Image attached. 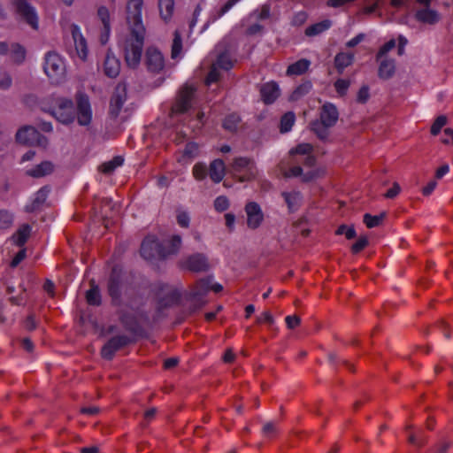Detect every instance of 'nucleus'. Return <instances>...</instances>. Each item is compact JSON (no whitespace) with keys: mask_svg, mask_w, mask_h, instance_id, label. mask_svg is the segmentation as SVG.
<instances>
[{"mask_svg":"<svg viewBox=\"0 0 453 453\" xmlns=\"http://www.w3.org/2000/svg\"><path fill=\"white\" fill-rule=\"evenodd\" d=\"M196 90V88L193 85L185 84L182 86L176 96L170 114L172 119L184 115V119H188V125L193 131L199 130L204 124L203 111H198L195 117L191 118L190 111L193 109Z\"/></svg>","mask_w":453,"mask_h":453,"instance_id":"1","label":"nucleus"},{"mask_svg":"<svg viewBox=\"0 0 453 453\" xmlns=\"http://www.w3.org/2000/svg\"><path fill=\"white\" fill-rule=\"evenodd\" d=\"M312 146L310 143H301L296 148L289 151L290 161L289 164L294 165L289 166L288 169H285L284 165H281V171L286 177H298L302 176L303 180H311L320 174L319 170L311 169L303 173V169L296 164L303 162V164L311 167L315 164V157L311 155Z\"/></svg>","mask_w":453,"mask_h":453,"instance_id":"2","label":"nucleus"},{"mask_svg":"<svg viewBox=\"0 0 453 453\" xmlns=\"http://www.w3.org/2000/svg\"><path fill=\"white\" fill-rule=\"evenodd\" d=\"M145 32L130 29V34L122 41L120 47L128 67L136 68L141 62Z\"/></svg>","mask_w":453,"mask_h":453,"instance_id":"3","label":"nucleus"},{"mask_svg":"<svg viewBox=\"0 0 453 453\" xmlns=\"http://www.w3.org/2000/svg\"><path fill=\"white\" fill-rule=\"evenodd\" d=\"M43 71L52 84L59 85L66 80V62L55 51L45 55Z\"/></svg>","mask_w":453,"mask_h":453,"instance_id":"4","label":"nucleus"},{"mask_svg":"<svg viewBox=\"0 0 453 453\" xmlns=\"http://www.w3.org/2000/svg\"><path fill=\"white\" fill-rule=\"evenodd\" d=\"M232 172L240 181H248L257 174L254 162L247 157L235 158L232 164Z\"/></svg>","mask_w":453,"mask_h":453,"instance_id":"5","label":"nucleus"},{"mask_svg":"<svg viewBox=\"0 0 453 453\" xmlns=\"http://www.w3.org/2000/svg\"><path fill=\"white\" fill-rule=\"evenodd\" d=\"M143 0H128L127 4V21L130 29L145 32L142 22Z\"/></svg>","mask_w":453,"mask_h":453,"instance_id":"6","label":"nucleus"},{"mask_svg":"<svg viewBox=\"0 0 453 453\" xmlns=\"http://www.w3.org/2000/svg\"><path fill=\"white\" fill-rule=\"evenodd\" d=\"M16 140L19 143L28 146L46 147L48 141L33 127H24L16 134Z\"/></svg>","mask_w":453,"mask_h":453,"instance_id":"7","label":"nucleus"},{"mask_svg":"<svg viewBox=\"0 0 453 453\" xmlns=\"http://www.w3.org/2000/svg\"><path fill=\"white\" fill-rule=\"evenodd\" d=\"M12 5L17 14L33 29H38L39 22L37 12L28 0H13Z\"/></svg>","mask_w":453,"mask_h":453,"instance_id":"8","label":"nucleus"},{"mask_svg":"<svg viewBox=\"0 0 453 453\" xmlns=\"http://www.w3.org/2000/svg\"><path fill=\"white\" fill-rule=\"evenodd\" d=\"M51 114L63 124H70L75 119V109L71 100L60 98L53 107Z\"/></svg>","mask_w":453,"mask_h":453,"instance_id":"9","label":"nucleus"},{"mask_svg":"<svg viewBox=\"0 0 453 453\" xmlns=\"http://www.w3.org/2000/svg\"><path fill=\"white\" fill-rule=\"evenodd\" d=\"M141 255L147 260L165 258V251L163 245L158 242L154 235H148L142 242Z\"/></svg>","mask_w":453,"mask_h":453,"instance_id":"10","label":"nucleus"},{"mask_svg":"<svg viewBox=\"0 0 453 453\" xmlns=\"http://www.w3.org/2000/svg\"><path fill=\"white\" fill-rule=\"evenodd\" d=\"M233 62L226 52L221 53L218 56L215 62L212 63L211 70L206 77V85H211L219 81L221 73L220 71H228L232 68Z\"/></svg>","mask_w":453,"mask_h":453,"instance_id":"11","label":"nucleus"},{"mask_svg":"<svg viewBox=\"0 0 453 453\" xmlns=\"http://www.w3.org/2000/svg\"><path fill=\"white\" fill-rule=\"evenodd\" d=\"M77 122L80 126H88L92 120V109L89 99L85 95L77 96V108L75 111Z\"/></svg>","mask_w":453,"mask_h":453,"instance_id":"12","label":"nucleus"},{"mask_svg":"<svg viewBox=\"0 0 453 453\" xmlns=\"http://www.w3.org/2000/svg\"><path fill=\"white\" fill-rule=\"evenodd\" d=\"M145 64L150 72L158 73L165 67V58L158 49L149 47L145 52Z\"/></svg>","mask_w":453,"mask_h":453,"instance_id":"13","label":"nucleus"},{"mask_svg":"<svg viewBox=\"0 0 453 453\" xmlns=\"http://www.w3.org/2000/svg\"><path fill=\"white\" fill-rule=\"evenodd\" d=\"M127 101V86L119 83L116 86L110 101V114L113 117L119 116L121 109Z\"/></svg>","mask_w":453,"mask_h":453,"instance_id":"14","label":"nucleus"},{"mask_svg":"<svg viewBox=\"0 0 453 453\" xmlns=\"http://www.w3.org/2000/svg\"><path fill=\"white\" fill-rule=\"evenodd\" d=\"M97 19L102 25L99 40L101 44L104 45L109 41L111 30V13L106 6L101 5L98 7Z\"/></svg>","mask_w":453,"mask_h":453,"instance_id":"15","label":"nucleus"},{"mask_svg":"<svg viewBox=\"0 0 453 453\" xmlns=\"http://www.w3.org/2000/svg\"><path fill=\"white\" fill-rule=\"evenodd\" d=\"M71 34L77 57L82 61L87 60L88 55V43L86 38L81 33L80 27L73 24L71 26Z\"/></svg>","mask_w":453,"mask_h":453,"instance_id":"16","label":"nucleus"},{"mask_svg":"<svg viewBox=\"0 0 453 453\" xmlns=\"http://www.w3.org/2000/svg\"><path fill=\"white\" fill-rule=\"evenodd\" d=\"M211 277L196 281L188 293V299L202 306L204 303L203 296L210 291Z\"/></svg>","mask_w":453,"mask_h":453,"instance_id":"17","label":"nucleus"},{"mask_svg":"<svg viewBox=\"0 0 453 453\" xmlns=\"http://www.w3.org/2000/svg\"><path fill=\"white\" fill-rule=\"evenodd\" d=\"M180 266L188 271L199 273L206 271L209 265L204 255L196 253L181 260Z\"/></svg>","mask_w":453,"mask_h":453,"instance_id":"18","label":"nucleus"},{"mask_svg":"<svg viewBox=\"0 0 453 453\" xmlns=\"http://www.w3.org/2000/svg\"><path fill=\"white\" fill-rule=\"evenodd\" d=\"M247 215V226L249 228L257 229L264 220V213L258 203L250 202L245 206Z\"/></svg>","mask_w":453,"mask_h":453,"instance_id":"19","label":"nucleus"},{"mask_svg":"<svg viewBox=\"0 0 453 453\" xmlns=\"http://www.w3.org/2000/svg\"><path fill=\"white\" fill-rule=\"evenodd\" d=\"M129 338L126 335H118L111 338L102 349V356L106 359H111L114 353L120 348L127 345Z\"/></svg>","mask_w":453,"mask_h":453,"instance_id":"20","label":"nucleus"},{"mask_svg":"<svg viewBox=\"0 0 453 453\" xmlns=\"http://www.w3.org/2000/svg\"><path fill=\"white\" fill-rule=\"evenodd\" d=\"M103 70L106 76L115 78L120 72V62L111 52L108 51L103 63Z\"/></svg>","mask_w":453,"mask_h":453,"instance_id":"21","label":"nucleus"},{"mask_svg":"<svg viewBox=\"0 0 453 453\" xmlns=\"http://www.w3.org/2000/svg\"><path fill=\"white\" fill-rule=\"evenodd\" d=\"M280 94V90L276 82H266L261 86V98L266 104H273L279 97Z\"/></svg>","mask_w":453,"mask_h":453,"instance_id":"22","label":"nucleus"},{"mask_svg":"<svg viewBox=\"0 0 453 453\" xmlns=\"http://www.w3.org/2000/svg\"><path fill=\"white\" fill-rule=\"evenodd\" d=\"M108 291L114 303H119L121 294L120 274L113 269L109 280Z\"/></svg>","mask_w":453,"mask_h":453,"instance_id":"23","label":"nucleus"},{"mask_svg":"<svg viewBox=\"0 0 453 453\" xmlns=\"http://www.w3.org/2000/svg\"><path fill=\"white\" fill-rule=\"evenodd\" d=\"M338 119V111L332 104H325L320 112V120L327 127H333Z\"/></svg>","mask_w":453,"mask_h":453,"instance_id":"24","label":"nucleus"},{"mask_svg":"<svg viewBox=\"0 0 453 453\" xmlns=\"http://www.w3.org/2000/svg\"><path fill=\"white\" fill-rule=\"evenodd\" d=\"M281 196L288 205V211L291 212L297 211L302 204L303 196L299 191H284L281 193Z\"/></svg>","mask_w":453,"mask_h":453,"instance_id":"25","label":"nucleus"},{"mask_svg":"<svg viewBox=\"0 0 453 453\" xmlns=\"http://www.w3.org/2000/svg\"><path fill=\"white\" fill-rule=\"evenodd\" d=\"M199 151L197 143L193 142H188L179 157L178 161L182 165H188L199 155Z\"/></svg>","mask_w":453,"mask_h":453,"instance_id":"26","label":"nucleus"},{"mask_svg":"<svg viewBox=\"0 0 453 453\" xmlns=\"http://www.w3.org/2000/svg\"><path fill=\"white\" fill-rule=\"evenodd\" d=\"M50 193L49 187L45 186L41 188L35 195L32 202L26 205L27 211H34L40 208L41 205L46 201L47 196Z\"/></svg>","mask_w":453,"mask_h":453,"instance_id":"27","label":"nucleus"},{"mask_svg":"<svg viewBox=\"0 0 453 453\" xmlns=\"http://www.w3.org/2000/svg\"><path fill=\"white\" fill-rule=\"evenodd\" d=\"M158 12L160 18L165 22H169L174 12V0H158Z\"/></svg>","mask_w":453,"mask_h":453,"instance_id":"28","label":"nucleus"},{"mask_svg":"<svg viewBox=\"0 0 453 453\" xmlns=\"http://www.w3.org/2000/svg\"><path fill=\"white\" fill-rule=\"evenodd\" d=\"M54 170V165L50 161H43L41 164L27 171V174L34 178L44 177L51 173Z\"/></svg>","mask_w":453,"mask_h":453,"instance_id":"29","label":"nucleus"},{"mask_svg":"<svg viewBox=\"0 0 453 453\" xmlns=\"http://www.w3.org/2000/svg\"><path fill=\"white\" fill-rule=\"evenodd\" d=\"M209 175L211 180L216 183L220 182L225 176V164L220 159H216L211 163Z\"/></svg>","mask_w":453,"mask_h":453,"instance_id":"30","label":"nucleus"},{"mask_svg":"<svg viewBox=\"0 0 453 453\" xmlns=\"http://www.w3.org/2000/svg\"><path fill=\"white\" fill-rule=\"evenodd\" d=\"M377 60L380 61L379 76L382 79L390 78L395 73V61L388 58H382Z\"/></svg>","mask_w":453,"mask_h":453,"instance_id":"31","label":"nucleus"},{"mask_svg":"<svg viewBox=\"0 0 453 453\" xmlns=\"http://www.w3.org/2000/svg\"><path fill=\"white\" fill-rule=\"evenodd\" d=\"M416 19L423 23L435 24L439 21V14L431 9H421L416 12Z\"/></svg>","mask_w":453,"mask_h":453,"instance_id":"32","label":"nucleus"},{"mask_svg":"<svg viewBox=\"0 0 453 453\" xmlns=\"http://www.w3.org/2000/svg\"><path fill=\"white\" fill-rule=\"evenodd\" d=\"M31 234V226L27 224L22 225L12 235V241L19 247L23 246Z\"/></svg>","mask_w":453,"mask_h":453,"instance_id":"33","label":"nucleus"},{"mask_svg":"<svg viewBox=\"0 0 453 453\" xmlns=\"http://www.w3.org/2000/svg\"><path fill=\"white\" fill-rule=\"evenodd\" d=\"M7 54L10 56L12 61L16 64H20L25 60L26 50L23 46L19 43H12L9 45Z\"/></svg>","mask_w":453,"mask_h":453,"instance_id":"34","label":"nucleus"},{"mask_svg":"<svg viewBox=\"0 0 453 453\" xmlns=\"http://www.w3.org/2000/svg\"><path fill=\"white\" fill-rule=\"evenodd\" d=\"M158 296L162 298L165 297V303L168 304L173 301H176L179 297V294L168 284H158Z\"/></svg>","mask_w":453,"mask_h":453,"instance_id":"35","label":"nucleus"},{"mask_svg":"<svg viewBox=\"0 0 453 453\" xmlns=\"http://www.w3.org/2000/svg\"><path fill=\"white\" fill-rule=\"evenodd\" d=\"M354 55L351 53L341 52L335 56L334 64L337 70L342 73L353 62Z\"/></svg>","mask_w":453,"mask_h":453,"instance_id":"36","label":"nucleus"},{"mask_svg":"<svg viewBox=\"0 0 453 453\" xmlns=\"http://www.w3.org/2000/svg\"><path fill=\"white\" fill-rule=\"evenodd\" d=\"M310 64L307 59H300L288 67L287 74L289 76L301 75L308 70Z\"/></svg>","mask_w":453,"mask_h":453,"instance_id":"37","label":"nucleus"},{"mask_svg":"<svg viewBox=\"0 0 453 453\" xmlns=\"http://www.w3.org/2000/svg\"><path fill=\"white\" fill-rule=\"evenodd\" d=\"M182 48L183 45L181 35L180 32L176 30L173 34V40L172 43V58L176 59L181 58L183 56Z\"/></svg>","mask_w":453,"mask_h":453,"instance_id":"38","label":"nucleus"},{"mask_svg":"<svg viewBox=\"0 0 453 453\" xmlns=\"http://www.w3.org/2000/svg\"><path fill=\"white\" fill-rule=\"evenodd\" d=\"M331 27V21L326 19L321 22L316 23L312 26H310L306 28L305 34L308 36L317 35L326 30H327Z\"/></svg>","mask_w":453,"mask_h":453,"instance_id":"39","label":"nucleus"},{"mask_svg":"<svg viewBox=\"0 0 453 453\" xmlns=\"http://www.w3.org/2000/svg\"><path fill=\"white\" fill-rule=\"evenodd\" d=\"M124 159L120 156L113 157L111 160L104 163L100 166V170L104 173H111L117 167L123 165Z\"/></svg>","mask_w":453,"mask_h":453,"instance_id":"40","label":"nucleus"},{"mask_svg":"<svg viewBox=\"0 0 453 453\" xmlns=\"http://www.w3.org/2000/svg\"><path fill=\"white\" fill-rule=\"evenodd\" d=\"M181 238L180 235H173L168 242L167 247H165V257L169 255L175 254L180 248Z\"/></svg>","mask_w":453,"mask_h":453,"instance_id":"41","label":"nucleus"},{"mask_svg":"<svg viewBox=\"0 0 453 453\" xmlns=\"http://www.w3.org/2000/svg\"><path fill=\"white\" fill-rule=\"evenodd\" d=\"M295 120H296V117L293 112L289 111V112L285 113L281 117V119H280V132L281 133L288 132L292 128V127L295 123Z\"/></svg>","mask_w":453,"mask_h":453,"instance_id":"42","label":"nucleus"},{"mask_svg":"<svg viewBox=\"0 0 453 453\" xmlns=\"http://www.w3.org/2000/svg\"><path fill=\"white\" fill-rule=\"evenodd\" d=\"M240 118L237 114L232 113L227 115L223 121V127L230 132H234L237 129Z\"/></svg>","mask_w":453,"mask_h":453,"instance_id":"43","label":"nucleus"},{"mask_svg":"<svg viewBox=\"0 0 453 453\" xmlns=\"http://www.w3.org/2000/svg\"><path fill=\"white\" fill-rule=\"evenodd\" d=\"M311 130L319 137L320 139L326 138L328 134V128L330 127L326 126L321 120H316L311 123Z\"/></svg>","mask_w":453,"mask_h":453,"instance_id":"44","label":"nucleus"},{"mask_svg":"<svg viewBox=\"0 0 453 453\" xmlns=\"http://www.w3.org/2000/svg\"><path fill=\"white\" fill-rule=\"evenodd\" d=\"M86 299L90 305H99L101 303L99 289L96 287H92L87 291Z\"/></svg>","mask_w":453,"mask_h":453,"instance_id":"45","label":"nucleus"},{"mask_svg":"<svg viewBox=\"0 0 453 453\" xmlns=\"http://www.w3.org/2000/svg\"><path fill=\"white\" fill-rule=\"evenodd\" d=\"M13 222V215L6 210H0V229L9 228Z\"/></svg>","mask_w":453,"mask_h":453,"instance_id":"46","label":"nucleus"},{"mask_svg":"<svg viewBox=\"0 0 453 453\" xmlns=\"http://www.w3.org/2000/svg\"><path fill=\"white\" fill-rule=\"evenodd\" d=\"M207 167L203 163H196L192 170L193 176L197 180H203L207 175Z\"/></svg>","mask_w":453,"mask_h":453,"instance_id":"47","label":"nucleus"},{"mask_svg":"<svg viewBox=\"0 0 453 453\" xmlns=\"http://www.w3.org/2000/svg\"><path fill=\"white\" fill-rule=\"evenodd\" d=\"M384 218V214L372 216L370 214H365L364 216V222L367 227L372 228L378 226Z\"/></svg>","mask_w":453,"mask_h":453,"instance_id":"48","label":"nucleus"},{"mask_svg":"<svg viewBox=\"0 0 453 453\" xmlns=\"http://www.w3.org/2000/svg\"><path fill=\"white\" fill-rule=\"evenodd\" d=\"M311 88V84L310 82H305V83L301 84L292 93L291 99L297 100L303 95H306L307 93H309Z\"/></svg>","mask_w":453,"mask_h":453,"instance_id":"49","label":"nucleus"},{"mask_svg":"<svg viewBox=\"0 0 453 453\" xmlns=\"http://www.w3.org/2000/svg\"><path fill=\"white\" fill-rule=\"evenodd\" d=\"M446 123H447L446 116L441 115V116L437 117L431 127V134L433 135H437L440 133V131L441 130V128L446 125Z\"/></svg>","mask_w":453,"mask_h":453,"instance_id":"50","label":"nucleus"},{"mask_svg":"<svg viewBox=\"0 0 453 453\" xmlns=\"http://www.w3.org/2000/svg\"><path fill=\"white\" fill-rule=\"evenodd\" d=\"M229 201L226 196H219L214 201V208L217 211L222 212L228 209Z\"/></svg>","mask_w":453,"mask_h":453,"instance_id":"51","label":"nucleus"},{"mask_svg":"<svg viewBox=\"0 0 453 453\" xmlns=\"http://www.w3.org/2000/svg\"><path fill=\"white\" fill-rule=\"evenodd\" d=\"M241 0H228L219 11L216 12L214 19H218L228 12Z\"/></svg>","mask_w":453,"mask_h":453,"instance_id":"52","label":"nucleus"},{"mask_svg":"<svg viewBox=\"0 0 453 453\" xmlns=\"http://www.w3.org/2000/svg\"><path fill=\"white\" fill-rule=\"evenodd\" d=\"M395 47V39H391L387 42L384 45H382L377 54V59H380L382 58H387L386 55L388 52L392 50Z\"/></svg>","mask_w":453,"mask_h":453,"instance_id":"53","label":"nucleus"},{"mask_svg":"<svg viewBox=\"0 0 453 453\" xmlns=\"http://www.w3.org/2000/svg\"><path fill=\"white\" fill-rule=\"evenodd\" d=\"M336 234H344L347 239L350 240L356 236V231L352 226L342 225L336 230Z\"/></svg>","mask_w":453,"mask_h":453,"instance_id":"54","label":"nucleus"},{"mask_svg":"<svg viewBox=\"0 0 453 453\" xmlns=\"http://www.w3.org/2000/svg\"><path fill=\"white\" fill-rule=\"evenodd\" d=\"M349 87V81L344 79H339L334 83V88L340 96L346 94Z\"/></svg>","mask_w":453,"mask_h":453,"instance_id":"55","label":"nucleus"},{"mask_svg":"<svg viewBox=\"0 0 453 453\" xmlns=\"http://www.w3.org/2000/svg\"><path fill=\"white\" fill-rule=\"evenodd\" d=\"M12 85V78L6 71L0 70V89H7Z\"/></svg>","mask_w":453,"mask_h":453,"instance_id":"56","label":"nucleus"},{"mask_svg":"<svg viewBox=\"0 0 453 453\" xmlns=\"http://www.w3.org/2000/svg\"><path fill=\"white\" fill-rule=\"evenodd\" d=\"M176 219L179 226L181 227H188L190 218L186 211H178Z\"/></svg>","mask_w":453,"mask_h":453,"instance_id":"57","label":"nucleus"},{"mask_svg":"<svg viewBox=\"0 0 453 453\" xmlns=\"http://www.w3.org/2000/svg\"><path fill=\"white\" fill-rule=\"evenodd\" d=\"M368 244V239L366 237H360L351 247L353 253H358L363 250Z\"/></svg>","mask_w":453,"mask_h":453,"instance_id":"58","label":"nucleus"},{"mask_svg":"<svg viewBox=\"0 0 453 453\" xmlns=\"http://www.w3.org/2000/svg\"><path fill=\"white\" fill-rule=\"evenodd\" d=\"M257 320L258 323L268 324L270 326L273 325L274 323V319L269 311H264L260 316L257 317Z\"/></svg>","mask_w":453,"mask_h":453,"instance_id":"59","label":"nucleus"},{"mask_svg":"<svg viewBox=\"0 0 453 453\" xmlns=\"http://www.w3.org/2000/svg\"><path fill=\"white\" fill-rule=\"evenodd\" d=\"M276 433V426L273 422H268L263 426V434L266 437H271Z\"/></svg>","mask_w":453,"mask_h":453,"instance_id":"60","label":"nucleus"},{"mask_svg":"<svg viewBox=\"0 0 453 453\" xmlns=\"http://www.w3.org/2000/svg\"><path fill=\"white\" fill-rule=\"evenodd\" d=\"M370 96L369 88L366 86H363L357 93V101L359 103H365Z\"/></svg>","mask_w":453,"mask_h":453,"instance_id":"61","label":"nucleus"},{"mask_svg":"<svg viewBox=\"0 0 453 453\" xmlns=\"http://www.w3.org/2000/svg\"><path fill=\"white\" fill-rule=\"evenodd\" d=\"M286 324L288 328H296L300 324V319L297 316H287L285 319Z\"/></svg>","mask_w":453,"mask_h":453,"instance_id":"62","label":"nucleus"},{"mask_svg":"<svg viewBox=\"0 0 453 453\" xmlns=\"http://www.w3.org/2000/svg\"><path fill=\"white\" fill-rule=\"evenodd\" d=\"M441 142L444 144H451L453 143V129L446 128L443 132V136L441 138Z\"/></svg>","mask_w":453,"mask_h":453,"instance_id":"63","label":"nucleus"},{"mask_svg":"<svg viewBox=\"0 0 453 453\" xmlns=\"http://www.w3.org/2000/svg\"><path fill=\"white\" fill-rule=\"evenodd\" d=\"M26 257V250H19L11 262L12 267H16Z\"/></svg>","mask_w":453,"mask_h":453,"instance_id":"64","label":"nucleus"}]
</instances>
